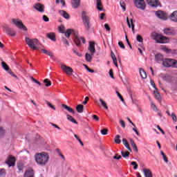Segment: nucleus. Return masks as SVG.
<instances>
[{"mask_svg": "<svg viewBox=\"0 0 177 177\" xmlns=\"http://www.w3.org/2000/svg\"><path fill=\"white\" fill-rule=\"evenodd\" d=\"M35 160L37 165L45 167L49 162V154L46 152L36 153L35 155Z\"/></svg>", "mask_w": 177, "mask_h": 177, "instance_id": "nucleus-1", "label": "nucleus"}, {"mask_svg": "<svg viewBox=\"0 0 177 177\" xmlns=\"http://www.w3.org/2000/svg\"><path fill=\"white\" fill-rule=\"evenodd\" d=\"M25 41L26 45H28L30 49H32L33 50H38V49H39V47H38L39 46L38 39H30L29 37H26Z\"/></svg>", "mask_w": 177, "mask_h": 177, "instance_id": "nucleus-2", "label": "nucleus"}, {"mask_svg": "<svg viewBox=\"0 0 177 177\" xmlns=\"http://www.w3.org/2000/svg\"><path fill=\"white\" fill-rule=\"evenodd\" d=\"M82 20L83 21L86 31H89V30H91V17L88 16V12H82Z\"/></svg>", "mask_w": 177, "mask_h": 177, "instance_id": "nucleus-3", "label": "nucleus"}, {"mask_svg": "<svg viewBox=\"0 0 177 177\" xmlns=\"http://www.w3.org/2000/svg\"><path fill=\"white\" fill-rule=\"evenodd\" d=\"M152 39H155L158 44H168V42H169V39L168 37L157 33L152 35Z\"/></svg>", "mask_w": 177, "mask_h": 177, "instance_id": "nucleus-4", "label": "nucleus"}, {"mask_svg": "<svg viewBox=\"0 0 177 177\" xmlns=\"http://www.w3.org/2000/svg\"><path fill=\"white\" fill-rule=\"evenodd\" d=\"M162 64L164 66V67H174V68H177V61L169 58H165Z\"/></svg>", "mask_w": 177, "mask_h": 177, "instance_id": "nucleus-5", "label": "nucleus"}, {"mask_svg": "<svg viewBox=\"0 0 177 177\" xmlns=\"http://www.w3.org/2000/svg\"><path fill=\"white\" fill-rule=\"evenodd\" d=\"M12 21L16 26V27H17L20 30H24V31H27V27H26V26L23 24V22L21 21V20L13 19H12Z\"/></svg>", "mask_w": 177, "mask_h": 177, "instance_id": "nucleus-6", "label": "nucleus"}, {"mask_svg": "<svg viewBox=\"0 0 177 177\" xmlns=\"http://www.w3.org/2000/svg\"><path fill=\"white\" fill-rule=\"evenodd\" d=\"M12 21L16 26V27H17L20 30H24V31H27V27H26V26L23 24V22L21 21V20L13 19H12Z\"/></svg>", "mask_w": 177, "mask_h": 177, "instance_id": "nucleus-7", "label": "nucleus"}, {"mask_svg": "<svg viewBox=\"0 0 177 177\" xmlns=\"http://www.w3.org/2000/svg\"><path fill=\"white\" fill-rule=\"evenodd\" d=\"M134 5L138 9H140V10H145L146 9V2H145V0H135Z\"/></svg>", "mask_w": 177, "mask_h": 177, "instance_id": "nucleus-8", "label": "nucleus"}, {"mask_svg": "<svg viewBox=\"0 0 177 177\" xmlns=\"http://www.w3.org/2000/svg\"><path fill=\"white\" fill-rule=\"evenodd\" d=\"M61 69L62 71H64L66 75H71L72 73H74V71L71 67L67 66L64 64H61Z\"/></svg>", "mask_w": 177, "mask_h": 177, "instance_id": "nucleus-9", "label": "nucleus"}, {"mask_svg": "<svg viewBox=\"0 0 177 177\" xmlns=\"http://www.w3.org/2000/svg\"><path fill=\"white\" fill-rule=\"evenodd\" d=\"M147 5L150 6L151 8H158L161 6V3L160 0H146Z\"/></svg>", "mask_w": 177, "mask_h": 177, "instance_id": "nucleus-10", "label": "nucleus"}, {"mask_svg": "<svg viewBox=\"0 0 177 177\" xmlns=\"http://www.w3.org/2000/svg\"><path fill=\"white\" fill-rule=\"evenodd\" d=\"M165 59L164 55L160 53L155 55V62L159 64H162Z\"/></svg>", "mask_w": 177, "mask_h": 177, "instance_id": "nucleus-11", "label": "nucleus"}, {"mask_svg": "<svg viewBox=\"0 0 177 177\" xmlns=\"http://www.w3.org/2000/svg\"><path fill=\"white\" fill-rule=\"evenodd\" d=\"M156 16L160 20H167L168 19L167 14L161 10L156 11Z\"/></svg>", "mask_w": 177, "mask_h": 177, "instance_id": "nucleus-12", "label": "nucleus"}, {"mask_svg": "<svg viewBox=\"0 0 177 177\" xmlns=\"http://www.w3.org/2000/svg\"><path fill=\"white\" fill-rule=\"evenodd\" d=\"M34 9L37 10V12H40V13H43L45 10V6L41 4V3H37L33 6Z\"/></svg>", "mask_w": 177, "mask_h": 177, "instance_id": "nucleus-13", "label": "nucleus"}, {"mask_svg": "<svg viewBox=\"0 0 177 177\" xmlns=\"http://www.w3.org/2000/svg\"><path fill=\"white\" fill-rule=\"evenodd\" d=\"M3 28L6 30V32L11 37H15L16 35V32L12 30L10 28L8 27V25H3Z\"/></svg>", "mask_w": 177, "mask_h": 177, "instance_id": "nucleus-14", "label": "nucleus"}, {"mask_svg": "<svg viewBox=\"0 0 177 177\" xmlns=\"http://www.w3.org/2000/svg\"><path fill=\"white\" fill-rule=\"evenodd\" d=\"M71 4L73 9H78L81 6V0H71Z\"/></svg>", "mask_w": 177, "mask_h": 177, "instance_id": "nucleus-15", "label": "nucleus"}, {"mask_svg": "<svg viewBox=\"0 0 177 177\" xmlns=\"http://www.w3.org/2000/svg\"><path fill=\"white\" fill-rule=\"evenodd\" d=\"M90 53L93 56L95 55V52H96V49H95V41H90L89 46L88 48Z\"/></svg>", "mask_w": 177, "mask_h": 177, "instance_id": "nucleus-16", "label": "nucleus"}, {"mask_svg": "<svg viewBox=\"0 0 177 177\" xmlns=\"http://www.w3.org/2000/svg\"><path fill=\"white\" fill-rule=\"evenodd\" d=\"M16 158L14 156H10L7 159L6 163L8 164V167H13Z\"/></svg>", "mask_w": 177, "mask_h": 177, "instance_id": "nucleus-17", "label": "nucleus"}, {"mask_svg": "<svg viewBox=\"0 0 177 177\" xmlns=\"http://www.w3.org/2000/svg\"><path fill=\"white\" fill-rule=\"evenodd\" d=\"M81 42H82L83 44H85L86 43L85 38L82 37L76 36L75 38V44H76V45L79 46V45H81Z\"/></svg>", "mask_w": 177, "mask_h": 177, "instance_id": "nucleus-18", "label": "nucleus"}, {"mask_svg": "<svg viewBox=\"0 0 177 177\" xmlns=\"http://www.w3.org/2000/svg\"><path fill=\"white\" fill-rule=\"evenodd\" d=\"M58 13L60 15V16L64 17V19H66V20L70 19V15H68V13H67V12L65 10H60L58 11Z\"/></svg>", "mask_w": 177, "mask_h": 177, "instance_id": "nucleus-19", "label": "nucleus"}, {"mask_svg": "<svg viewBox=\"0 0 177 177\" xmlns=\"http://www.w3.org/2000/svg\"><path fill=\"white\" fill-rule=\"evenodd\" d=\"M127 25L129 26V28H131V30H132L133 34H135V24H133V21L132 19H131L129 21V19L127 17Z\"/></svg>", "mask_w": 177, "mask_h": 177, "instance_id": "nucleus-20", "label": "nucleus"}, {"mask_svg": "<svg viewBox=\"0 0 177 177\" xmlns=\"http://www.w3.org/2000/svg\"><path fill=\"white\" fill-rule=\"evenodd\" d=\"M96 8L100 12H103L104 9L103 8V4H102V0H95Z\"/></svg>", "mask_w": 177, "mask_h": 177, "instance_id": "nucleus-21", "label": "nucleus"}, {"mask_svg": "<svg viewBox=\"0 0 177 177\" xmlns=\"http://www.w3.org/2000/svg\"><path fill=\"white\" fill-rule=\"evenodd\" d=\"M24 177H34V170L32 169L26 170Z\"/></svg>", "mask_w": 177, "mask_h": 177, "instance_id": "nucleus-22", "label": "nucleus"}, {"mask_svg": "<svg viewBox=\"0 0 177 177\" xmlns=\"http://www.w3.org/2000/svg\"><path fill=\"white\" fill-rule=\"evenodd\" d=\"M170 20L171 21H174L175 23H177V11L173 12L170 16H169Z\"/></svg>", "mask_w": 177, "mask_h": 177, "instance_id": "nucleus-23", "label": "nucleus"}, {"mask_svg": "<svg viewBox=\"0 0 177 177\" xmlns=\"http://www.w3.org/2000/svg\"><path fill=\"white\" fill-rule=\"evenodd\" d=\"M142 172H144L145 177H153V173L149 169H143Z\"/></svg>", "mask_w": 177, "mask_h": 177, "instance_id": "nucleus-24", "label": "nucleus"}, {"mask_svg": "<svg viewBox=\"0 0 177 177\" xmlns=\"http://www.w3.org/2000/svg\"><path fill=\"white\" fill-rule=\"evenodd\" d=\"M47 38H48L49 39H50L51 41H56V35L55 34V32H50L48 33L46 35Z\"/></svg>", "mask_w": 177, "mask_h": 177, "instance_id": "nucleus-25", "label": "nucleus"}, {"mask_svg": "<svg viewBox=\"0 0 177 177\" xmlns=\"http://www.w3.org/2000/svg\"><path fill=\"white\" fill-rule=\"evenodd\" d=\"M163 32L166 35H174V30L171 29V28H165L163 30Z\"/></svg>", "mask_w": 177, "mask_h": 177, "instance_id": "nucleus-26", "label": "nucleus"}, {"mask_svg": "<svg viewBox=\"0 0 177 177\" xmlns=\"http://www.w3.org/2000/svg\"><path fill=\"white\" fill-rule=\"evenodd\" d=\"M62 106L64 109H65V110H67L68 111H69V113H72V114H75L74 109H73L71 107H70L66 104H62Z\"/></svg>", "mask_w": 177, "mask_h": 177, "instance_id": "nucleus-27", "label": "nucleus"}, {"mask_svg": "<svg viewBox=\"0 0 177 177\" xmlns=\"http://www.w3.org/2000/svg\"><path fill=\"white\" fill-rule=\"evenodd\" d=\"M92 54H89V53H86L85 54V59H86V62H88V63H91V62H92Z\"/></svg>", "mask_w": 177, "mask_h": 177, "instance_id": "nucleus-28", "label": "nucleus"}, {"mask_svg": "<svg viewBox=\"0 0 177 177\" xmlns=\"http://www.w3.org/2000/svg\"><path fill=\"white\" fill-rule=\"evenodd\" d=\"M65 37H66V38H70V35H71V34H74V30L73 29H68L65 32Z\"/></svg>", "mask_w": 177, "mask_h": 177, "instance_id": "nucleus-29", "label": "nucleus"}, {"mask_svg": "<svg viewBox=\"0 0 177 177\" xmlns=\"http://www.w3.org/2000/svg\"><path fill=\"white\" fill-rule=\"evenodd\" d=\"M76 111H77V113H84V105L82 104H78L76 106Z\"/></svg>", "mask_w": 177, "mask_h": 177, "instance_id": "nucleus-30", "label": "nucleus"}, {"mask_svg": "<svg viewBox=\"0 0 177 177\" xmlns=\"http://www.w3.org/2000/svg\"><path fill=\"white\" fill-rule=\"evenodd\" d=\"M42 53H44V55H47V56H49L50 57H52L53 56V54L52 53V52L45 50L44 48L41 49Z\"/></svg>", "mask_w": 177, "mask_h": 177, "instance_id": "nucleus-31", "label": "nucleus"}, {"mask_svg": "<svg viewBox=\"0 0 177 177\" xmlns=\"http://www.w3.org/2000/svg\"><path fill=\"white\" fill-rule=\"evenodd\" d=\"M140 76L145 80V78H147V74H146V72L145 71V70H143V68H140Z\"/></svg>", "mask_w": 177, "mask_h": 177, "instance_id": "nucleus-32", "label": "nucleus"}, {"mask_svg": "<svg viewBox=\"0 0 177 177\" xmlns=\"http://www.w3.org/2000/svg\"><path fill=\"white\" fill-rule=\"evenodd\" d=\"M129 140H130V145L133 147V150L135 151H138V147H136V144H135V142H133V140L132 138H130Z\"/></svg>", "mask_w": 177, "mask_h": 177, "instance_id": "nucleus-33", "label": "nucleus"}, {"mask_svg": "<svg viewBox=\"0 0 177 177\" xmlns=\"http://www.w3.org/2000/svg\"><path fill=\"white\" fill-rule=\"evenodd\" d=\"M160 50H162V52H165V53H169L171 52V49L167 48L165 46H160Z\"/></svg>", "mask_w": 177, "mask_h": 177, "instance_id": "nucleus-34", "label": "nucleus"}, {"mask_svg": "<svg viewBox=\"0 0 177 177\" xmlns=\"http://www.w3.org/2000/svg\"><path fill=\"white\" fill-rule=\"evenodd\" d=\"M100 102L104 109H105V110H109V106H107V104L106 103V102H104V100H103V99L100 98Z\"/></svg>", "mask_w": 177, "mask_h": 177, "instance_id": "nucleus-35", "label": "nucleus"}, {"mask_svg": "<svg viewBox=\"0 0 177 177\" xmlns=\"http://www.w3.org/2000/svg\"><path fill=\"white\" fill-rule=\"evenodd\" d=\"M122 156L124 157V158H128L129 157V155L131 154L129 151H121Z\"/></svg>", "mask_w": 177, "mask_h": 177, "instance_id": "nucleus-36", "label": "nucleus"}, {"mask_svg": "<svg viewBox=\"0 0 177 177\" xmlns=\"http://www.w3.org/2000/svg\"><path fill=\"white\" fill-rule=\"evenodd\" d=\"M67 117V120H68V121H71V122H73V124H78V122H77V121H75L73 116L70 115H66Z\"/></svg>", "mask_w": 177, "mask_h": 177, "instance_id": "nucleus-37", "label": "nucleus"}, {"mask_svg": "<svg viewBox=\"0 0 177 177\" xmlns=\"http://www.w3.org/2000/svg\"><path fill=\"white\" fill-rule=\"evenodd\" d=\"M58 31L59 32H61V34H64V31H66V28L64 26L61 25L58 27Z\"/></svg>", "mask_w": 177, "mask_h": 177, "instance_id": "nucleus-38", "label": "nucleus"}, {"mask_svg": "<svg viewBox=\"0 0 177 177\" xmlns=\"http://www.w3.org/2000/svg\"><path fill=\"white\" fill-rule=\"evenodd\" d=\"M1 66L3 68V70H5L6 71H9V66H8V64H6V63L2 62Z\"/></svg>", "mask_w": 177, "mask_h": 177, "instance_id": "nucleus-39", "label": "nucleus"}, {"mask_svg": "<svg viewBox=\"0 0 177 177\" xmlns=\"http://www.w3.org/2000/svg\"><path fill=\"white\" fill-rule=\"evenodd\" d=\"M115 143L117 145H120V143H121V140H120V135H117L115 137Z\"/></svg>", "mask_w": 177, "mask_h": 177, "instance_id": "nucleus-40", "label": "nucleus"}, {"mask_svg": "<svg viewBox=\"0 0 177 177\" xmlns=\"http://www.w3.org/2000/svg\"><path fill=\"white\" fill-rule=\"evenodd\" d=\"M153 94H154L156 99H157V100H160V99L161 97V95H160V93H158V92H157V91H153Z\"/></svg>", "mask_w": 177, "mask_h": 177, "instance_id": "nucleus-41", "label": "nucleus"}, {"mask_svg": "<svg viewBox=\"0 0 177 177\" xmlns=\"http://www.w3.org/2000/svg\"><path fill=\"white\" fill-rule=\"evenodd\" d=\"M136 40L138 42H143V38L140 35H136Z\"/></svg>", "mask_w": 177, "mask_h": 177, "instance_id": "nucleus-42", "label": "nucleus"}, {"mask_svg": "<svg viewBox=\"0 0 177 177\" xmlns=\"http://www.w3.org/2000/svg\"><path fill=\"white\" fill-rule=\"evenodd\" d=\"M44 82L46 83V86H50L52 84L50 83V81L48 80V79H45L44 80Z\"/></svg>", "mask_w": 177, "mask_h": 177, "instance_id": "nucleus-43", "label": "nucleus"}, {"mask_svg": "<svg viewBox=\"0 0 177 177\" xmlns=\"http://www.w3.org/2000/svg\"><path fill=\"white\" fill-rule=\"evenodd\" d=\"M62 42L66 46H70V44L68 43V41H67V39L63 37Z\"/></svg>", "mask_w": 177, "mask_h": 177, "instance_id": "nucleus-44", "label": "nucleus"}, {"mask_svg": "<svg viewBox=\"0 0 177 177\" xmlns=\"http://www.w3.org/2000/svg\"><path fill=\"white\" fill-rule=\"evenodd\" d=\"M113 160H121V156L118 153H115V156H113Z\"/></svg>", "mask_w": 177, "mask_h": 177, "instance_id": "nucleus-45", "label": "nucleus"}, {"mask_svg": "<svg viewBox=\"0 0 177 177\" xmlns=\"http://www.w3.org/2000/svg\"><path fill=\"white\" fill-rule=\"evenodd\" d=\"M130 97H131L133 104H136V106H138V101L136 100H133V97H132L131 94L130 95Z\"/></svg>", "mask_w": 177, "mask_h": 177, "instance_id": "nucleus-46", "label": "nucleus"}, {"mask_svg": "<svg viewBox=\"0 0 177 177\" xmlns=\"http://www.w3.org/2000/svg\"><path fill=\"white\" fill-rule=\"evenodd\" d=\"M30 80H32V81L33 82H35V84H37V85H39V86H41V82H39V81H37V80L34 79V77H30Z\"/></svg>", "mask_w": 177, "mask_h": 177, "instance_id": "nucleus-47", "label": "nucleus"}, {"mask_svg": "<svg viewBox=\"0 0 177 177\" xmlns=\"http://www.w3.org/2000/svg\"><path fill=\"white\" fill-rule=\"evenodd\" d=\"M120 3L121 8L123 9L124 12H125V10H126V8H125V3H124V1H121L120 2Z\"/></svg>", "mask_w": 177, "mask_h": 177, "instance_id": "nucleus-48", "label": "nucleus"}, {"mask_svg": "<svg viewBox=\"0 0 177 177\" xmlns=\"http://www.w3.org/2000/svg\"><path fill=\"white\" fill-rule=\"evenodd\" d=\"M3 135H5V130L2 127H0V138H2Z\"/></svg>", "mask_w": 177, "mask_h": 177, "instance_id": "nucleus-49", "label": "nucleus"}, {"mask_svg": "<svg viewBox=\"0 0 177 177\" xmlns=\"http://www.w3.org/2000/svg\"><path fill=\"white\" fill-rule=\"evenodd\" d=\"M84 67H85L86 70H87V71H88V73H95V71L89 68V67H88V66L84 65Z\"/></svg>", "mask_w": 177, "mask_h": 177, "instance_id": "nucleus-50", "label": "nucleus"}, {"mask_svg": "<svg viewBox=\"0 0 177 177\" xmlns=\"http://www.w3.org/2000/svg\"><path fill=\"white\" fill-rule=\"evenodd\" d=\"M118 46H119L120 48H121L122 49H125V46H124V43H122V41H119V42H118Z\"/></svg>", "mask_w": 177, "mask_h": 177, "instance_id": "nucleus-51", "label": "nucleus"}, {"mask_svg": "<svg viewBox=\"0 0 177 177\" xmlns=\"http://www.w3.org/2000/svg\"><path fill=\"white\" fill-rule=\"evenodd\" d=\"M156 128L158 129V131H160V132H161V133H162V135H165V132L162 129L161 127H160L158 125H156Z\"/></svg>", "mask_w": 177, "mask_h": 177, "instance_id": "nucleus-52", "label": "nucleus"}, {"mask_svg": "<svg viewBox=\"0 0 177 177\" xmlns=\"http://www.w3.org/2000/svg\"><path fill=\"white\" fill-rule=\"evenodd\" d=\"M6 171L5 169H0V176H5Z\"/></svg>", "mask_w": 177, "mask_h": 177, "instance_id": "nucleus-53", "label": "nucleus"}, {"mask_svg": "<svg viewBox=\"0 0 177 177\" xmlns=\"http://www.w3.org/2000/svg\"><path fill=\"white\" fill-rule=\"evenodd\" d=\"M171 118L173 121H174V122H176L177 118H176V115H175V113H171Z\"/></svg>", "mask_w": 177, "mask_h": 177, "instance_id": "nucleus-54", "label": "nucleus"}, {"mask_svg": "<svg viewBox=\"0 0 177 177\" xmlns=\"http://www.w3.org/2000/svg\"><path fill=\"white\" fill-rule=\"evenodd\" d=\"M73 53H75V55H76V56H78V57H82V55L78 52H77V50H73Z\"/></svg>", "mask_w": 177, "mask_h": 177, "instance_id": "nucleus-55", "label": "nucleus"}, {"mask_svg": "<svg viewBox=\"0 0 177 177\" xmlns=\"http://www.w3.org/2000/svg\"><path fill=\"white\" fill-rule=\"evenodd\" d=\"M151 109L154 111H156V110H157V106H156V104H154V103H151Z\"/></svg>", "mask_w": 177, "mask_h": 177, "instance_id": "nucleus-56", "label": "nucleus"}, {"mask_svg": "<svg viewBox=\"0 0 177 177\" xmlns=\"http://www.w3.org/2000/svg\"><path fill=\"white\" fill-rule=\"evenodd\" d=\"M119 122H120L121 127H122L124 129H125V122L122 120H120L119 121Z\"/></svg>", "mask_w": 177, "mask_h": 177, "instance_id": "nucleus-57", "label": "nucleus"}, {"mask_svg": "<svg viewBox=\"0 0 177 177\" xmlns=\"http://www.w3.org/2000/svg\"><path fill=\"white\" fill-rule=\"evenodd\" d=\"M124 146H125L126 149H127V150H129V151H132V149L129 147V144L128 142L127 144H124Z\"/></svg>", "mask_w": 177, "mask_h": 177, "instance_id": "nucleus-58", "label": "nucleus"}, {"mask_svg": "<svg viewBox=\"0 0 177 177\" xmlns=\"http://www.w3.org/2000/svg\"><path fill=\"white\" fill-rule=\"evenodd\" d=\"M113 64H115V67H118V63L117 62V58L112 59Z\"/></svg>", "mask_w": 177, "mask_h": 177, "instance_id": "nucleus-59", "label": "nucleus"}, {"mask_svg": "<svg viewBox=\"0 0 177 177\" xmlns=\"http://www.w3.org/2000/svg\"><path fill=\"white\" fill-rule=\"evenodd\" d=\"M8 74H10V75H12V77H15V78H17V76H16V75H15V73H13V72H12L10 70L8 69V71H7Z\"/></svg>", "mask_w": 177, "mask_h": 177, "instance_id": "nucleus-60", "label": "nucleus"}, {"mask_svg": "<svg viewBox=\"0 0 177 177\" xmlns=\"http://www.w3.org/2000/svg\"><path fill=\"white\" fill-rule=\"evenodd\" d=\"M131 165H133V169H138V165L136 164V162H131Z\"/></svg>", "mask_w": 177, "mask_h": 177, "instance_id": "nucleus-61", "label": "nucleus"}, {"mask_svg": "<svg viewBox=\"0 0 177 177\" xmlns=\"http://www.w3.org/2000/svg\"><path fill=\"white\" fill-rule=\"evenodd\" d=\"M104 28L106 30V31H110L111 30L110 26L107 24H104Z\"/></svg>", "mask_w": 177, "mask_h": 177, "instance_id": "nucleus-62", "label": "nucleus"}, {"mask_svg": "<svg viewBox=\"0 0 177 177\" xmlns=\"http://www.w3.org/2000/svg\"><path fill=\"white\" fill-rule=\"evenodd\" d=\"M107 131H108L107 129H104L101 130V133H102V135H106L107 133Z\"/></svg>", "mask_w": 177, "mask_h": 177, "instance_id": "nucleus-63", "label": "nucleus"}, {"mask_svg": "<svg viewBox=\"0 0 177 177\" xmlns=\"http://www.w3.org/2000/svg\"><path fill=\"white\" fill-rule=\"evenodd\" d=\"M43 20L44 21H49V18H48V17L46 15H44L43 16Z\"/></svg>", "mask_w": 177, "mask_h": 177, "instance_id": "nucleus-64", "label": "nucleus"}]
</instances>
